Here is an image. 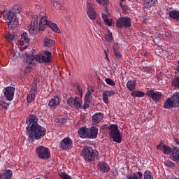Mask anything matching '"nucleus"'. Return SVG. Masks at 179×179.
<instances>
[{"label":"nucleus","mask_w":179,"mask_h":179,"mask_svg":"<svg viewBox=\"0 0 179 179\" xmlns=\"http://www.w3.org/2000/svg\"><path fill=\"white\" fill-rule=\"evenodd\" d=\"M165 145L161 142L159 145H157V150H164Z\"/></svg>","instance_id":"a18cd8bd"},{"label":"nucleus","mask_w":179,"mask_h":179,"mask_svg":"<svg viewBox=\"0 0 179 179\" xmlns=\"http://www.w3.org/2000/svg\"><path fill=\"white\" fill-rule=\"evenodd\" d=\"M31 71V69L29 67V66H27L25 67V73H30Z\"/></svg>","instance_id":"603ef678"},{"label":"nucleus","mask_w":179,"mask_h":179,"mask_svg":"<svg viewBox=\"0 0 179 179\" xmlns=\"http://www.w3.org/2000/svg\"><path fill=\"white\" fill-rule=\"evenodd\" d=\"M87 15L90 17L92 21H94L96 19V10L94 8V6L90 3H87Z\"/></svg>","instance_id":"f8f14e48"},{"label":"nucleus","mask_w":179,"mask_h":179,"mask_svg":"<svg viewBox=\"0 0 179 179\" xmlns=\"http://www.w3.org/2000/svg\"><path fill=\"white\" fill-rule=\"evenodd\" d=\"M37 83H34L30 90V93L27 97V101L28 103H31L35 99V97L37 95Z\"/></svg>","instance_id":"ddd939ff"},{"label":"nucleus","mask_w":179,"mask_h":179,"mask_svg":"<svg viewBox=\"0 0 179 179\" xmlns=\"http://www.w3.org/2000/svg\"><path fill=\"white\" fill-rule=\"evenodd\" d=\"M89 108V103L85 102L84 103V109H87Z\"/></svg>","instance_id":"5fc2aeb1"},{"label":"nucleus","mask_w":179,"mask_h":179,"mask_svg":"<svg viewBox=\"0 0 179 179\" xmlns=\"http://www.w3.org/2000/svg\"><path fill=\"white\" fill-rule=\"evenodd\" d=\"M169 16L171 19H174L179 22V11L178 10H171L169 13Z\"/></svg>","instance_id":"393cba45"},{"label":"nucleus","mask_w":179,"mask_h":179,"mask_svg":"<svg viewBox=\"0 0 179 179\" xmlns=\"http://www.w3.org/2000/svg\"><path fill=\"white\" fill-rule=\"evenodd\" d=\"M173 101L175 102V105H178L179 108V92H175L172 96Z\"/></svg>","instance_id":"f704fd0d"},{"label":"nucleus","mask_w":179,"mask_h":179,"mask_svg":"<svg viewBox=\"0 0 179 179\" xmlns=\"http://www.w3.org/2000/svg\"><path fill=\"white\" fill-rule=\"evenodd\" d=\"M52 3L56 9H60L62 8V3L59 0H52Z\"/></svg>","instance_id":"c9c22d12"},{"label":"nucleus","mask_w":179,"mask_h":179,"mask_svg":"<svg viewBox=\"0 0 179 179\" xmlns=\"http://www.w3.org/2000/svg\"><path fill=\"white\" fill-rule=\"evenodd\" d=\"M97 23H98V24H100V22L97 21Z\"/></svg>","instance_id":"0e129e2a"},{"label":"nucleus","mask_w":179,"mask_h":179,"mask_svg":"<svg viewBox=\"0 0 179 179\" xmlns=\"http://www.w3.org/2000/svg\"><path fill=\"white\" fill-rule=\"evenodd\" d=\"M144 55L146 56V53H145Z\"/></svg>","instance_id":"69168bd1"},{"label":"nucleus","mask_w":179,"mask_h":179,"mask_svg":"<svg viewBox=\"0 0 179 179\" xmlns=\"http://www.w3.org/2000/svg\"><path fill=\"white\" fill-rule=\"evenodd\" d=\"M120 48V47L119 46V44L117 43H113V50L114 53L118 52Z\"/></svg>","instance_id":"c03bdc74"},{"label":"nucleus","mask_w":179,"mask_h":179,"mask_svg":"<svg viewBox=\"0 0 179 179\" xmlns=\"http://www.w3.org/2000/svg\"><path fill=\"white\" fill-rule=\"evenodd\" d=\"M88 129L89 128L86 127H83L78 129V133L80 137L83 138V139H85V138L88 139V136H89Z\"/></svg>","instance_id":"6ab92c4d"},{"label":"nucleus","mask_w":179,"mask_h":179,"mask_svg":"<svg viewBox=\"0 0 179 179\" xmlns=\"http://www.w3.org/2000/svg\"><path fill=\"white\" fill-rule=\"evenodd\" d=\"M95 1L99 5L101 6H104L105 8H107L110 6L109 0H95Z\"/></svg>","instance_id":"cd10ccee"},{"label":"nucleus","mask_w":179,"mask_h":179,"mask_svg":"<svg viewBox=\"0 0 179 179\" xmlns=\"http://www.w3.org/2000/svg\"><path fill=\"white\" fill-rule=\"evenodd\" d=\"M38 16L35 15L32 17L31 24L29 26V34L31 35H37L38 30L43 31L46 27H50L53 31L57 32L58 34L61 32L58 28L57 24L48 21L46 15L41 17L39 20V27H38Z\"/></svg>","instance_id":"f03ea898"},{"label":"nucleus","mask_w":179,"mask_h":179,"mask_svg":"<svg viewBox=\"0 0 179 179\" xmlns=\"http://www.w3.org/2000/svg\"><path fill=\"white\" fill-rule=\"evenodd\" d=\"M36 152L41 159L47 160L51 158V152L47 147L39 145L36 148Z\"/></svg>","instance_id":"423d86ee"},{"label":"nucleus","mask_w":179,"mask_h":179,"mask_svg":"<svg viewBox=\"0 0 179 179\" xmlns=\"http://www.w3.org/2000/svg\"><path fill=\"white\" fill-rule=\"evenodd\" d=\"M143 179H155L152 172L149 170H146L143 173Z\"/></svg>","instance_id":"7c9ffc66"},{"label":"nucleus","mask_w":179,"mask_h":179,"mask_svg":"<svg viewBox=\"0 0 179 179\" xmlns=\"http://www.w3.org/2000/svg\"><path fill=\"white\" fill-rule=\"evenodd\" d=\"M78 91L79 92V93H80V94H83V91H82V90H80V88L79 86H78Z\"/></svg>","instance_id":"4d7b16f0"},{"label":"nucleus","mask_w":179,"mask_h":179,"mask_svg":"<svg viewBox=\"0 0 179 179\" xmlns=\"http://www.w3.org/2000/svg\"><path fill=\"white\" fill-rule=\"evenodd\" d=\"M21 8L18 6H14L9 11L3 13L8 26L10 29H15L19 24L18 20H17V14L20 13Z\"/></svg>","instance_id":"7ed1b4c3"},{"label":"nucleus","mask_w":179,"mask_h":179,"mask_svg":"<svg viewBox=\"0 0 179 179\" xmlns=\"http://www.w3.org/2000/svg\"><path fill=\"white\" fill-rule=\"evenodd\" d=\"M132 19L129 17H120L117 22L116 26L117 28H129L131 27Z\"/></svg>","instance_id":"0eeeda50"},{"label":"nucleus","mask_w":179,"mask_h":179,"mask_svg":"<svg viewBox=\"0 0 179 179\" xmlns=\"http://www.w3.org/2000/svg\"><path fill=\"white\" fill-rule=\"evenodd\" d=\"M146 94L155 103L159 102L162 99V94L161 92L150 90L146 92Z\"/></svg>","instance_id":"9d476101"},{"label":"nucleus","mask_w":179,"mask_h":179,"mask_svg":"<svg viewBox=\"0 0 179 179\" xmlns=\"http://www.w3.org/2000/svg\"><path fill=\"white\" fill-rule=\"evenodd\" d=\"M52 57L42 55V63L49 64L51 62Z\"/></svg>","instance_id":"e433bc0d"},{"label":"nucleus","mask_w":179,"mask_h":179,"mask_svg":"<svg viewBox=\"0 0 179 179\" xmlns=\"http://www.w3.org/2000/svg\"><path fill=\"white\" fill-rule=\"evenodd\" d=\"M55 45V41L51 39H48V38H45L44 39V45L45 47H51Z\"/></svg>","instance_id":"2f4dec72"},{"label":"nucleus","mask_w":179,"mask_h":179,"mask_svg":"<svg viewBox=\"0 0 179 179\" xmlns=\"http://www.w3.org/2000/svg\"><path fill=\"white\" fill-rule=\"evenodd\" d=\"M36 179H41V178H36Z\"/></svg>","instance_id":"338daca9"},{"label":"nucleus","mask_w":179,"mask_h":179,"mask_svg":"<svg viewBox=\"0 0 179 179\" xmlns=\"http://www.w3.org/2000/svg\"><path fill=\"white\" fill-rule=\"evenodd\" d=\"M15 88L13 87H7L3 89V94L5 99L7 101H13L15 96Z\"/></svg>","instance_id":"1a4fd4ad"},{"label":"nucleus","mask_w":179,"mask_h":179,"mask_svg":"<svg viewBox=\"0 0 179 179\" xmlns=\"http://www.w3.org/2000/svg\"><path fill=\"white\" fill-rule=\"evenodd\" d=\"M178 64H179V60H178Z\"/></svg>","instance_id":"774afa93"},{"label":"nucleus","mask_w":179,"mask_h":179,"mask_svg":"<svg viewBox=\"0 0 179 179\" xmlns=\"http://www.w3.org/2000/svg\"><path fill=\"white\" fill-rule=\"evenodd\" d=\"M174 141L178 145H179V140L178 138H175Z\"/></svg>","instance_id":"bf43d9fd"},{"label":"nucleus","mask_w":179,"mask_h":179,"mask_svg":"<svg viewBox=\"0 0 179 179\" xmlns=\"http://www.w3.org/2000/svg\"><path fill=\"white\" fill-rule=\"evenodd\" d=\"M62 179H71V177L66 173H62Z\"/></svg>","instance_id":"8fccbe9b"},{"label":"nucleus","mask_w":179,"mask_h":179,"mask_svg":"<svg viewBox=\"0 0 179 179\" xmlns=\"http://www.w3.org/2000/svg\"><path fill=\"white\" fill-rule=\"evenodd\" d=\"M105 82L106 84L110 86H115L116 85V83L112 79H110V78L105 79Z\"/></svg>","instance_id":"79ce46f5"},{"label":"nucleus","mask_w":179,"mask_h":179,"mask_svg":"<svg viewBox=\"0 0 179 179\" xmlns=\"http://www.w3.org/2000/svg\"><path fill=\"white\" fill-rule=\"evenodd\" d=\"M143 174L141 171H138L136 173H133L127 176V179H143Z\"/></svg>","instance_id":"b1692460"},{"label":"nucleus","mask_w":179,"mask_h":179,"mask_svg":"<svg viewBox=\"0 0 179 179\" xmlns=\"http://www.w3.org/2000/svg\"><path fill=\"white\" fill-rule=\"evenodd\" d=\"M103 101L105 103H109V96L106 92V90L103 91Z\"/></svg>","instance_id":"4c0bfd02"},{"label":"nucleus","mask_w":179,"mask_h":179,"mask_svg":"<svg viewBox=\"0 0 179 179\" xmlns=\"http://www.w3.org/2000/svg\"><path fill=\"white\" fill-rule=\"evenodd\" d=\"M131 95L134 97H143L145 95V92L140 90H134L131 92Z\"/></svg>","instance_id":"a878e982"},{"label":"nucleus","mask_w":179,"mask_h":179,"mask_svg":"<svg viewBox=\"0 0 179 179\" xmlns=\"http://www.w3.org/2000/svg\"><path fill=\"white\" fill-rule=\"evenodd\" d=\"M177 71L179 72V66L177 67Z\"/></svg>","instance_id":"680f3d73"},{"label":"nucleus","mask_w":179,"mask_h":179,"mask_svg":"<svg viewBox=\"0 0 179 179\" xmlns=\"http://www.w3.org/2000/svg\"><path fill=\"white\" fill-rule=\"evenodd\" d=\"M171 159L174 162H179V149L175 148L172 151V155H171Z\"/></svg>","instance_id":"5701e85b"},{"label":"nucleus","mask_w":179,"mask_h":179,"mask_svg":"<svg viewBox=\"0 0 179 179\" xmlns=\"http://www.w3.org/2000/svg\"><path fill=\"white\" fill-rule=\"evenodd\" d=\"M157 0H144L143 6L145 8L152 6Z\"/></svg>","instance_id":"bb28decb"},{"label":"nucleus","mask_w":179,"mask_h":179,"mask_svg":"<svg viewBox=\"0 0 179 179\" xmlns=\"http://www.w3.org/2000/svg\"><path fill=\"white\" fill-rule=\"evenodd\" d=\"M109 136L113 140V142L121 143L122 141V136L120 134V130L117 124H110L108 127Z\"/></svg>","instance_id":"39448f33"},{"label":"nucleus","mask_w":179,"mask_h":179,"mask_svg":"<svg viewBox=\"0 0 179 179\" xmlns=\"http://www.w3.org/2000/svg\"><path fill=\"white\" fill-rule=\"evenodd\" d=\"M44 55H45L46 57H52L51 52L49 51V50H45V51L44 52Z\"/></svg>","instance_id":"3c124183"},{"label":"nucleus","mask_w":179,"mask_h":179,"mask_svg":"<svg viewBox=\"0 0 179 179\" xmlns=\"http://www.w3.org/2000/svg\"><path fill=\"white\" fill-rule=\"evenodd\" d=\"M26 57L27 58H30V55H27Z\"/></svg>","instance_id":"052dcab7"},{"label":"nucleus","mask_w":179,"mask_h":179,"mask_svg":"<svg viewBox=\"0 0 179 179\" xmlns=\"http://www.w3.org/2000/svg\"><path fill=\"white\" fill-rule=\"evenodd\" d=\"M105 92L108 96H111L115 94V92L114 90H105Z\"/></svg>","instance_id":"de8ad7c7"},{"label":"nucleus","mask_w":179,"mask_h":179,"mask_svg":"<svg viewBox=\"0 0 179 179\" xmlns=\"http://www.w3.org/2000/svg\"><path fill=\"white\" fill-rule=\"evenodd\" d=\"M82 152L84 159L87 162H94L99 156V152L90 146H85Z\"/></svg>","instance_id":"20e7f679"},{"label":"nucleus","mask_w":179,"mask_h":179,"mask_svg":"<svg viewBox=\"0 0 179 179\" xmlns=\"http://www.w3.org/2000/svg\"><path fill=\"white\" fill-rule=\"evenodd\" d=\"M13 171L10 169L3 170L1 175L0 176V179H12Z\"/></svg>","instance_id":"aec40b11"},{"label":"nucleus","mask_w":179,"mask_h":179,"mask_svg":"<svg viewBox=\"0 0 179 179\" xmlns=\"http://www.w3.org/2000/svg\"><path fill=\"white\" fill-rule=\"evenodd\" d=\"M171 108H178V105H176L175 101L172 100L171 98H168L164 103V108L169 109Z\"/></svg>","instance_id":"a211bd4d"},{"label":"nucleus","mask_w":179,"mask_h":179,"mask_svg":"<svg viewBox=\"0 0 179 179\" xmlns=\"http://www.w3.org/2000/svg\"><path fill=\"white\" fill-rule=\"evenodd\" d=\"M61 99L59 96H55L51 98L48 102V106L52 108H56L60 103Z\"/></svg>","instance_id":"4468645a"},{"label":"nucleus","mask_w":179,"mask_h":179,"mask_svg":"<svg viewBox=\"0 0 179 179\" xmlns=\"http://www.w3.org/2000/svg\"><path fill=\"white\" fill-rule=\"evenodd\" d=\"M20 44L25 47L30 45V38H29L28 34L26 32L21 34Z\"/></svg>","instance_id":"f3484780"},{"label":"nucleus","mask_w":179,"mask_h":179,"mask_svg":"<svg viewBox=\"0 0 179 179\" xmlns=\"http://www.w3.org/2000/svg\"><path fill=\"white\" fill-rule=\"evenodd\" d=\"M4 37L9 43H13L15 39V36L10 33L6 34Z\"/></svg>","instance_id":"72a5a7b5"},{"label":"nucleus","mask_w":179,"mask_h":179,"mask_svg":"<svg viewBox=\"0 0 179 179\" xmlns=\"http://www.w3.org/2000/svg\"><path fill=\"white\" fill-rule=\"evenodd\" d=\"M104 52H105L106 58L108 60H109V58H108V54H107V51L105 50Z\"/></svg>","instance_id":"13d9d810"},{"label":"nucleus","mask_w":179,"mask_h":179,"mask_svg":"<svg viewBox=\"0 0 179 179\" xmlns=\"http://www.w3.org/2000/svg\"><path fill=\"white\" fill-rule=\"evenodd\" d=\"M173 179H179V178H173Z\"/></svg>","instance_id":"e2e57ef3"},{"label":"nucleus","mask_w":179,"mask_h":179,"mask_svg":"<svg viewBox=\"0 0 179 179\" xmlns=\"http://www.w3.org/2000/svg\"><path fill=\"white\" fill-rule=\"evenodd\" d=\"M92 99V93L90 90H87L84 97V101L86 103H90Z\"/></svg>","instance_id":"c85d7f7f"},{"label":"nucleus","mask_w":179,"mask_h":179,"mask_svg":"<svg viewBox=\"0 0 179 179\" xmlns=\"http://www.w3.org/2000/svg\"><path fill=\"white\" fill-rule=\"evenodd\" d=\"M98 169L103 173H108L110 171V166L108 163L99 162L98 163Z\"/></svg>","instance_id":"dca6fc26"},{"label":"nucleus","mask_w":179,"mask_h":179,"mask_svg":"<svg viewBox=\"0 0 179 179\" xmlns=\"http://www.w3.org/2000/svg\"><path fill=\"white\" fill-rule=\"evenodd\" d=\"M0 106L4 110H7L9 107V103L4 102V101H0Z\"/></svg>","instance_id":"a19ab883"},{"label":"nucleus","mask_w":179,"mask_h":179,"mask_svg":"<svg viewBox=\"0 0 179 179\" xmlns=\"http://www.w3.org/2000/svg\"><path fill=\"white\" fill-rule=\"evenodd\" d=\"M113 40V34L112 32H110V31H108V34H105V41H107V43H112Z\"/></svg>","instance_id":"473e14b6"},{"label":"nucleus","mask_w":179,"mask_h":179,"mask_svg":"<svg viewBox=\"0 0 179 179\" xmlns=\"http://www.w3.org/2000/svg\"><path fill=\"white\" fill-rule=\"evenodd\" d=\"M136 87V80H129L127 83V87L128 90L130 92H133L135 90Z\"/></svg>","instance_id":"4be33fe9"},{"label":"nucleus","mask_w":179,"mask_h":179,"mask_svg":"<svg viewBox=\"0 0 179 179\" xmlns=\"http://www.w3.org/2000/svg\"><path fill=\"white\" fill-rule=\"evenodd\" d=\"M38 122V119L37 118V115H29L27 120H26V124H27L26 127L27 134L29 139L32 142L36 140L42 139L47 132L46 129L41 126Z\"/></svg>","instance_id":"f257e3e1"},{"label":"nucleus","mask_w":179,"mask_h":179,"mask_svg":"<svg viewBox=\"0 0 179 179\" xmlns=\"http://www.w3.org/2000/svg\"><path fill=\"white\" fill-rule=\"evenodd\" d=\"M105 23L108 26V27H111L112 26V20L108 18L106 20V21L105 22Z\"/></svg>","instance_id":"09e8293b"},{"label":"nucleus","mask_w":179,"mask_h":179,"mask_svg":"<svg viewBox=\"0 0 179 179\" xmlns=\"http://www.w3.org/2000/svg\"><path fill=\"white\" fill-rule=\"evenodd\" d=\"M172 152V148L169 146L164 145L163 152L164 155H169Z\"/></svg>","instance_id":"58836bf2"},{"label":"nucleus","mask_w":179,"mask_h":179,"mask_svg":"<svg viewBox=\"0 0 179 179\" xmlns=\"http://www.w3.org/2000/svg\"><path fill=\"white\" fill-rule=\"evenodd\" d=\"M124 1H125V0H120V5L122 9H124V8L125 7V6H122V3Z\"/></svg>","instance_id":"6e6d98bb"},{"label":"nucleus","mask_w":179,"mask_h":179,"mask_svg":"<svg viewBox=\"0 0 179 179\" xmlns=\"http://www.w3.org/2000/svg\"><path fill=\"white\" fill-rule=\"evenodd\" d=\"M102 19L104 20V22H106L107 21V20L108 19V15H106V14H103L102 15Z\"/></svg>","instance_id":"864d4df0"},{"label":"nucleus","mask_w":179,"mask_h":179,"mask_svg":"<svg viewBox=\"0 0 179 179\" xmlns=\"http://www.w3.org/2000/svg\"><path fill=\"white\" fill-rule=\"evenodd\" d=\"M114 55L115 57V59L117 61V62H120L121 60L123 59V55H121L120 53H119V52H114Z\"/></svg>","instance_id":"ea45409f"},{"label":"nucleus","mask_w":179,"mask_h":179,"mask_svg":"<svg viewBox=\"0 0 179 179\" xmlns=\"http://www.w3.org/2000/svg\"><path fill=\"white\" fill-rule=\"evenodd\" d=\"M67 103L70 107H76L77 109L82 108V104L80 103V98L76 96V98L69 97L67 99Z\"/></svg>","instance_id":"9b49d317"},{"label":"nucleus","mask_w":179,"mask_h":179,"mask_svg":"<svg viewBox=\"0 0 179 179\" xmlns=\"http://www.w3.org/2000/svg\"><path fill=\"white\" fill-rule=\"evenodd\" d=\"M164 164L169 167H173L175 166V164L173 162H172L171 161H165L164 162Z\"/></svg>","instance_id":"49530a36"},{"label":"nucleus","mask_w":179,"mask_h":179,"mask_svg":"<svg viewBox=\"0 0 179 179\" xmlns=\"http://www.w3.org/2000/svg\"><path fill=\"white\" fill-rule=\"evenodd\" d=\"M171 85H172V87H174L176 88L179 89V76L175 77L172 82L171 83Z\"/></svg>","instance_id":"c756f323"},{"label":"nucleus","mask_w":179,"mask_h":179,"mask_svg":"<svg viewBox=\"0 0 179 179\" xmlns=\"http://www.w3.org/2000/svg\"><path fill=\"white\" fill-rule=\"evenodd\" d=\"M43 55L41 54H38L34 56V59L39 63H42Z\"/></svg>","instance_id":"37998d69"},{"label":"nucleus","mask_w":179,"mask_h":179,"mask_svg":"<svg viewBox=\"0 0 179 179\" xmlns=\"http://www.w3.org/2000/svg\"><path fill=\"white\" fill-rule=\"evenodd\" d=\"M103 118V115L101 113H98L92 115V120L93 123H99Z\"/></svg>","instance_id":"412c9836"},{"label":"nucleus","mask_w":179,"mask_h":179,"mask_svg":"<svg viewBox=\"0 0 179 179\" xmlns=\"http://www.w3.org/2000/svg\"><path fill=\"white\" fill-rule=\"evenodd\" d=\"M59 147L62 150H71L73 147L72 139L69 136L65 137L62 140Z\"/></svg>","instance_id":"6e6552de"},{"label":"nucleus","mask_w":179,"mask_h":179,"mask_svg":"<svg viewBox=\"0 0 179 179\" xmlns=\"http://www.w3.org/2000/svg\"><path fill=\"white\" fill-rule=\"evenodd\" d=\"M99 134V129L96 127L88 128V139H96Z\"/></svg>","instance_id":"2eb2a0df"}]
</instances>
